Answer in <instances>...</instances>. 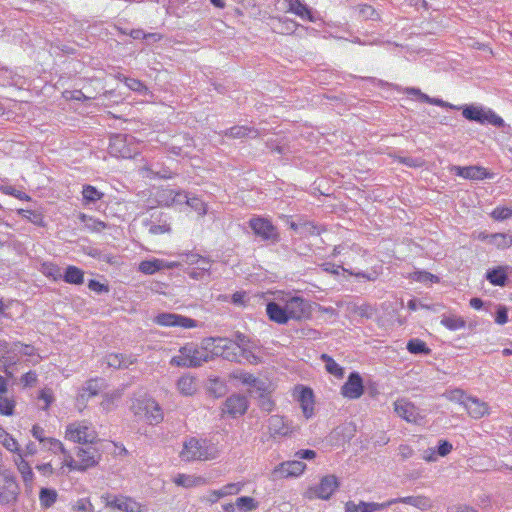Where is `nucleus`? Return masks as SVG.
Segmentation results:
<instances>
[{
    "mask_svg": "<svg viewBox=\"0 0 512 512\" xmlns=\"http://www.w3.org/2000/svg\"><path fill=\"white\" fill-rule=\"evenodd\" d=\"M128 135L116 134L110 138L109 153L115 157L131 158L132 150L127 144Z\"/></svg>",
    "mask_w": 512,
    "mask_h": 512,
    "instance_id": "aec40b11",
    "label": "nucleus"
},
{
    "mask_svg": "<svg viewBox=\"0 0 512 512\" xmlns=\"http://www.w3.org/2000/svg\"><path fill=\"white\" fill-rule=\"evenodd\" d=\"M36 382H37V374L34 371H29V372L25 373L24 375H22V377H21V383L25 387H32L36 384Z\"/></svg>",
    "mask_w": 512,
    "mask_h": 512,
    "instance_id": "0e129e2a",
    "label": "nucleus"
},
{
    "mask_svg": "<svg viewBox=\"0 0 512 512\" xmlns=\"http://www.w3.org/2000/svg\"><path fill=\"white\" fill-rule=\"evenodd\" d=\"M464 407L468 414L475 419L483 417L488 412L487 404L476 397H468Z\"/></svg>",
    "mask_w": 512,
    "mask_h": 512,
    "instance_id": "b1692460",
    "label": "nucleus"
},
{
    "mask_svg": "<svg viewBox=\"0 0 512 512\" xmlns=\"http://www.w3.org/2000/svg\"><path fill=\"white\" fill-rule=\"evenodd\" d=\"M18 490L19 487L14 477L0 474V503L9 504L15 501Z\"/></svg>",
    "mask_w": 512,
    "mask_h": 512,
    "instance_id": "4468645a",
    "label": "nucleus"
},
{
    "mask_svg": "<svg viewBox=\"0 0 512 512\" xmlns=\"http://www.w3.org/2000/svg\"><path fill=\"white\" fill-rule=\"evenodd\" d=\"M445 396L447 399L455 402H459L462 405H465V402L467 401L468 396H466L465 392L462 389H453L450 391H447L445 393Z\"/></svg>",
    "mask_w": 512,
    "mask_h": 512,
    "instance_id": "864d4df0",
    "label": "nucleus"
},
{
    "mask_svg": "<svg viewBox=\"0 0 512 512\" xmlns=\"http://www.w3.org/2000/svg\"><path fill=\"white\" fill-rule=\"evenodd\" d=\"M18 470L22 475V478L25 483L31 482L33 480V471L31 469V466L27 461L24 460L23 455L21 453H18V459L15 460Z\"/></svg>",
    "mask_w": 512,
    "mask_h": 512,
    "instance_id": "58836bf2",
    "label": "nucleus"
},
{
    "mask_svg": "<svg viewBox=\"0 0 512 512\" xmlns=\"http://www.w3.org/2000/svg\"><path fill=\"white\" fill-rule=\"evenodd\" d=\"M88 288L90 290H92V291L97 292L98 294L106 293V292L109 291V288H108L107 285H104V284H102L99 281L94 280V279L89 281Z\"/></svg>",
    "mask_w": 512,
    "mask_h": 512,
    "instance_id": "69168bd1",
    "label": "nucleus"
},
{
    "mask_svg": "<svg viewBox=\"0 0 512 512\" xmlns=\"http://www.w3.org/2000/svg\"><path fill=\"white\" fill-rule=\"evenodd\" d=\"M182 460L190 462L195 460H208L211 457L208 452L206 441L191 437L184 442L183 449L180 453Z\"/></svg>",
    "mask_w": 512,
    "mask_h": 512,
    "instance_id": "423d86ee",
    "label": "nucleus"
},
{
    "mask_svg": "<svg viewBox=\"0 0 512 512\" xmlns=\"http://www.w3.org/2000/svg\"><path fill=\"white\" fill-rule=\"evenodd\" d=\"M490 216L496 221H503L512 217V209L504 206H497Z\"/></svg>",
    "mask_w": 512,
    "mask_h": 512,
    "instance_id": "09e8293b",
    "label": "nucleus"
},
{
    "mask_svg": "<svg viewBox=\"0 0 512 512\" xmlns=\"http://www.w3.org/2000/svg\"><path fill=\"white\" fill-rule=\"evenodd\" d=\"M266 312L269 319L278 324H286L290 319L286 307H282L276 302H269L266 306Z\"/></svg>",
    "mask_w": 512,
    "mask_h": 512,
    "instance_id": "4be33fe9",
    "label": "nucleus"
},
{
    "mask_svg": "<svg viewBox=\"0 0 512 512\" xmlns=\"http://www.w3.org/2000/svg\"><path fill=\"white\" fill-rule=\"evenodd\" d=\"M238 378L243 384L256 388L257 391H266V383L259 380L251 373H241Z\"/></svg>",
    "mask_w": 512,
    "mask_h": 512,
    "instance_id": "4c0bfd02",
    "label": "nucleus"
},
{
    "mask_svg": "<svg viewBox=\"0 0 512 512\" xmlns=\"http://www.w3.org/2000/svg\"><path fill=\"white\" fill-rule=\"evenodd\" d=\"M241 359H245L247 362L254 365L260 363L261 361V358L251 350L250 346L241 350L240 360Z\"/></svg>",
    "mask_w": 512,
    "mask_h": 512,
    "instance_id": "4d7b16f0",
    "label": "nucleus"
},
{
    "mask_svg": "<svg viewBox=\"0 0 512 512\" xmlns=\"http://www.w3.org/2000/svg\"><path fill=\"white\" fill-rule=\"evenodd\" d=\"M16 402L7 394H0V414L4 416H12L14 414Z\"/></svg>",
    "mask_w": 512,
    "mask_h": 512,
    "instance_id": "79ce46f5",
    "label": "nucleus"
},
{
    "mask_svg": "<svg viewBox=\"0 0 512 512\" xmlns=\"http://www.w3.org/2000/svg\"><path fill=\"white\" fill-rule=\"evenodd\" d=\"M148 170L155 176L163 179H170L175 175V173L172 172L169 168L164 167L158 169V164L155 163L150 164Z\"/></svg>",
    "mask_w": 512,
    "mask_h": 512,
    "instance_id": "603ef678",
    "label": "nucleus"
},
{
    "mask_svg": "<svg viewBox=\"0 0 512 512\" xmlns=\"http://www.w3.org/2000/svg\"><path fill=\"white\" fill-rule=\"evenodd\" d=\"M303 414L306 418H310L314 412V394L312 389L302 387L298 396Z\"/></svg>",
    "mask_w": 512,
    "mask_h": 512,
    "instance_id": "5701e85b",
    "label": "nucleus"
},
{
    "mask_svg": "<svg viewBox=\"0 0 512 512\" xmlns=\"http://www.w3.org/2000/svg\"><path fill=\"white\" fill-rule=\"evenodd\" d=\"M452 451V444L447 440H441L437 447L438 455L444 457Z\"/></svg>",
    "mask_w": 512,
    "mask_h": 512,
    "instance_id": "774afa93",
    "label": "nucleus"
},
{
    "mask_svg": "<svg viewBox=\"0 0 512 512\" xmlns=\"http://www.w3.org/2000/svg\"><path fill=\"white\" fill-rule=\"evenodd\" d=\"M224 136L229 138L238 139V138H256L259 136V131L254 127H248L244 125H236L233 126L223 132Z\"/></svg>",
    "mask_w": 512,
    "mask_h": 512,
    "instance_id": "393cba45",
    "label": "nucleus"
},
{
    "mask_svg": "<svg viewBox=\"0 0 512 512\" xmlns=\"http://www.w3.org/2000/svg\"><path fill=\"white\" fill-rule=\"evenodd\" d=\"M306 468V464L299 460L287 461L276 466L272 472L274 479L299 476Z\"/></svg>",
    "mask_w": 512,
    "mask_h": 512,
    "instance_id": "f3484780",
    "label": "nucleus"
},
{
    "mask_svg": "<svg viewBox=\"0 0 512 512\" xmlns=\"http://www.w3.org/2000/svg\"><path fill=\"white\" fill-rule=\"evenodd\" d=\"M406 348L411 354L428 355L431 352V349L426 345V343L418 338L410 339Z\"/></svg>",
    "mask_w": 512,
    "mask_h": 512,
    "instance_id": "c9c22d12",
    "label": "nucleus"
},
{
    "mask_svg": "<svg viewBox=\"0 0 512 512\" xmlns=\"http://www.w3.org/2000/svg\"><path fill=\"white\" fill-rule=\"evenodd\" d=\"M41 272L48 278H51L54 281L62 279L61 268L51 262H45L41 265Z\"/></svg>",
    "mask_w": 512,
    "mask_h": 512,
    "instance_id": "a19ab883",
    "label": "nucleus"
},
{
    "mask_svg": "<svg viewBox=\"0 0 512 512\" xmlns=\"http://www.w3.org/2000/svg\"><path fill=\"white\" fill-rule=\"evenodd\" d=\"M82 195H83V199L87 203H95L96 201L100 200L104 194L102 192L98 191L92 185H85L83 187Z\"/></svg>",
    "mask_w": 512,
    "mask_h": 512,
    "instance_id": "49530a36",
    "label": "nucleus"
},
{
    "mask_svg": "<svg viewBox=\"0 0 512 512\" xmlns=\"http://www.w3.org/2000/svg\"><path fill=\"white\" fill-rule=\"evenodd\" d=\"M390 506H392V502L376 503L360 501L357 512H376L386 509Z\"/></svg>",
    "mask_w": 512,
    "mask_h": 512,
    "instance_id": "37998d69",
    "label": "nucleus"
},
{
    "mask_svg": "<svg viewBox=\"0 0 512 512\" xmlns=\"http://www.w3.org/2000/svg\"><path fill=\"white\" fill-rule=\"evenodd\" d=\"M18 213L36 225H42L43 217L40 213L32 210L20 209Z\"/></svg>",
    "mask_w": 512,
    "mask_h": 512,
    "instance_id": "5fc2aeb1",
    "label": "nucleus"
},
{
    "mask_svg": "<svg viewBox=\"0 0 512 512\" xmlns=\"http://www.w3.org/2000/svg\"><path fill=\"white\" fill-rule=\"evenodd\" d=\"M204 344L211 345L213 347V350L211 351L212 356H220L231 362H240L241 349L239 346L234 344L231 339L210 337L204 339Z\"/></svg>",
    "mask_w": 512,
    "mask_h": 512,
    "instance_id": "7ed1b4c3",
    "label": "nucleus"
},
{
    "mask_svg": "<svg viewBox=\"0 0 512 512\" xmlns=\"http://www.w3.org/2000/svg\"><path fill=\"white\" fill-rule=\"evenodd\" d=\"M364 392L363 380L359 373L352 372L347 381L341 387V393L349 399H358Z\"/></svg>",
    "mask_w": 512,
    "mask_h": 512,
    "instance_id": "dca6fc26",
    "label": "nucleus"
},
{
    "mask_svg": "<svg viewBox=\"0 0 512 512\" xmlns=\"http://www.w3.org/2000/svg\"><path fill=\"white\" fill-rule=\"evenodd\" d=\"M186 273L190 278L195 279V280H202V281L207 280L210 276V273H208L196 266H192V267L188 268Z\"/></svg>",
    "mask_w": 512,
    "mask_h": 512,
    "instance_id": "6e6d98bb",
    "label": "nucleus"
},
{
    "mask_svg": "<svg viewBox=\"0 0 512 512\" xmlns=\"http://www.w3.org/2000/svg\"><path fill=\"white\" fill-rule=\"evenodd\" d=\"M101 498L106 507L118 509L122 512H140V505L130 497L106 494Z\"/></svg>",
    "mask_w": 512,
    "mask_h": 512,
    "instance_id": "9b49d317",
    "label": "nucleus"
},
{
    "mask_svg": "<svg viewBox=\"0 0 512 512\" xmlns=\"http://www.w3.org/2000/svg\"><path fill=\"white\" fill-rule=\"evenodd\" d=\"M288 9L287 12L292 13L298 16L300 19L304 21H309L312 23L320 20L319 13L313 8L309 7L306 3L301 0H287Z\"/></svg>",
    "mask_w": 512,
    "mask_h": 512,
    "instance_id": "ddd939ff",
    "label": "nucleus"
},
{
    "mask_svg": "<svg viewBox=\"0 0 512 512\" xmlns=\"http://www.w3.org/2000/svg\"><path fill=\"white\" fill-rule=\"evenodd\" d=\"M177 388L183 395H192L196 391L195 379L190 376H182L177 381Z\"/></svg>",
    "mask_w": 512,
    "mask_h": 512,
    "instance_id": "f704fd0d",
    "label": "nucleus"
},
{
    "mask_svg": "<svg viewBox=\"0 0 512 512\" xmlns=\"http://www.w3.org/2000/svg\"><path fill=\"white\" fill-rule=\"evenodd\" d=\"M320 359L325 363V368L328 373L334 375L337 378L343 377L344 369L338 363H336L331 356L328 354H322Z\"/></svg>",
    "mask_w": 512,
    "mask_h": 512,
    "instance_id": "72a5a7b5",
    "label": "nucleus"
},
{
    "mask_svg": "<svg viewBox=\"0 0 512 512\" xmlns=\"http://www.w3.org/2000/svg\"><path fill=\"white\" fill-rule=\"evenodd\" d=\"M352 10L354 15L357 16L359 19L372 21L380 20V14L370 4H358L354 6Z\"/></svg>",
    "mask_w": 512,
    "mask_h": 512,
    "instance_id": "cd10ccee",
    "label": "nucleus"
},
{
    "mask_svg": "<svg viewBox=\"0 0 512 512\" xmlns=\"http://www.w3.org/2000/svg\"><path fill=\"white\" fill-rule=\"evenodd\" d=\"M241 483H229L225 486H223L220 490L223 493V497L228 495H235L238 494L242 489Z\"/></svg>",
    "mask_w": 512,
    "mask_h": 512,
    "instance_id": "052dcab7",
    "label": "nucleus"
},
{
    "mask_svg": "<svg viewBox=\"0 0 512 512\" xmlns=\"http://www.w3.org/2000/svg\"><path fill=\"white\" fill-rule=\"evenodd\" d=\"M154 322L160 326L182 327L185 329L195 328L198 326L197 320L176 313L168 312L159 313L154 318Z\"/></svg>",
    "mask_w": 512,
    "mask_h": 512,
    "instance_id": "9d476101",
    "label": "nucleus"
},
{
    "mask_svg": "<svg viewBox=\"0 0 512 512\" xmlns=\"http://www.w3.org/2000/svg\"><path fill=\"white\" fill-rule=\"evenodd\" d=\"M248 409V400L246 396L241 394H233L229 396L223 405L222 413L232 418L245 414Z\"/></svg>",
    "mask_w": 512,
    "mask_h": 512,
    "instance_id": "f8f14e48",
    "label": "nucleus"
},
{
    "mask_svg": "<svg viewBox=\"0 0 512 512\" xmlns=\"http://www.w3.org/2000/svg\"><path fill=\"white\" fill-rule=\"evenodd\" d=\"M285 307L289 318L295 320H299L307 316L310 313L311 308L309 301L298 296L290 297L286 301Z\"/></svg>",
    "mask_w": 512,
    "mask_h": 512,
    "instance_id": "2eb2a0df",
    "label": "nucleus"
},
{
    "mask_svg": "<svg viewBox=\"0 0 512 512\" xmlns=\"http://www.w3.org/2000/svg\"><path fill=\"white\" fill-rule=\"evenodd\" d=\"M39 499L42 506L51 507L57 499V492L53 489L42 488L39 493Z\"/></svg>",
    "mask_w": 512,
    "mask_h": 512,
    "instance_id": "a18cd8bd",
    "label": "nucleus"
},
{
    "mask_svg": "<svg viewBox=\"0 0 512 512\" xmlns=\"http://www.w3.org/2000/svg\"><path fill=\"white\" fill-rule=\"evenodd\" d=\"M508 321V310L505 306L499 305L496 311L495 322L503 325Z\"/></svg>",
    "mask_w": 512,
    "mask_h": 512,
    "instance_id": "e2e57ef3",
    "label": "nucleus"
},
{
    "mask_svg": "<svg viewBox=\"0 0 512 512\" xmlns=\"http://www.w3.org/2000/svg\"><path fill=\"white\" fill-rule=\"evenodd\" d=\"M130 409L136 417L144 419L150 425L158 424L163 420L162 409L152 398L135 399Z\"/></svg>",
    "mask_w": 512,
    "mask_h": 512,
    "instance_id": "f03ea898",
    "label": "nucleus"
},
{
    "mask_svg": "<svg viewBox=\"0 0 512 512\" xmlns=\"http://www.w3.org/2000/svg\"><path fill=\"white\" fill-rule=\"evenodd\" d=\"M268 429L271 435H287L290 431L286 425L284 417L280 415H272L268 420Z\"/></svg>",
    "mask_w": 512,
    "mask_h": 512,
    "instance_id": "c85d7f7f",
    "label": "nucleus"
},
{
    "mask_svg": "<svg viewBox=\"0 0 512 512\" xmlns=\"http://www.w3.org/2000/svg\"><path fill=\"white\" fill-rule=\"evenodd\" d=\"M279 27L275 30L279 33H293L298 24L288 18H278Z\"/></svg>",
    "mask_w": 512,
    "mask_h": 512,
    "instance_id": "8fccbe9b",
    "label": "nucleus"
},
{
    "mask_svg": "<svg viewBox=\"0 0 512 512\" xmlns=\"http://www.w3.org/2000/svg\"><path fill=\"white\" fill-rule=\"evenodd\" d=\"M237 508L242 512H248L257 507L255 500L249 496H242L236 500Z\"/></svg>",
    "mask_w": 512,
    "mask_h": 512,
    "instance_id": "de8ad7c7",
    "label": "nucleus"
},
{
    "mask_svg": "<svg viewBox=\"0 0 512 512\" xmlns=\"http://www.w3.org/2000/svg\"><path fill=\"white\" fill-rule=\"evenodd\" d=\"M163 269L164 260L162 259L154 258L151 260H144L139 264V271L147 275H152Z\"/></svg>",
    "mask_w": 512,
    "mask_h": 512,
    "instance_id": "2f4dec72",
    "label": "nucleus"
},
{
    "mask_svg": "<svg viewBox=\"0 0 512 512\" xmlns=\"http://www.w3.org/2000/svg\"><path fill=\"white\" fill-rule=\"evenodd\" d=\"M490 244L498 249H506L512 245V236L505 233H493L490 236Z\"/></svg>",
    "mask_w": 512,
    "mask_h": 512,
    "instance_id": "ea45409f",
    "label": "nucleus"
},
{
    "mask_svg": "<svg viewBox=\"0 0 512 512\" xmlns=\"http://www.w3.org/2000/svg\"><path fill=\"white\" fill-rule=\"evenodd\" d=\"M231 340L234 342V344L239 346L241 350L248 347L250 344V339L241 332H236L234 334V339Z\"/></svg>",
    "mask_w": 512,
    "mask_h": 512,
    "instance_id": "680f3d73",
    "label": "nucleus"
},
{
    "mask_svg": "<svg viewBox=\"0 0 512 512\" xmlns=\"http://www.w3.org/2000/svg\"><path fill=\"white\" fill-rule=\"evenodd\" d=\"M62 279L66 283L80 285L84 282V272L76 266L69 265L62 274Z\"/></svg>",
    "mask_w": 512,
    "mask_h": 512,
    "instance_id": "7c9ffc66",
    "label": "nucleus"
},
{
    "mask_svg": "<svg viewBox=\"0 0 512 512\" xmlns=\"http://www.w3.org/2000/svg\"><path fill=\"white\" fill-rule=\"evenodd\" d=\"M441 324L445 326L447 329L455 331L465 328L466 321L462 317L451 315L443 316L441 319Z\"/></svg>",
    "mask_w": 512,
    "mask_h": 512,
    "instance_id": "e433bc0d",
    "label": "nucleus"
},
{
    "mask_svg": "<svg viewBox=\"0 0 512 512\" xmlns=\"http://www.w3.org/2000/svg\"><path fill=\"white\" fill-rule=\"evenodd\" d=\"M339 485L340 483L335 475H326L317 486L310 488L306 494L309 499L317 497L328 500L338 489Z\"/></svg>",
    "mask_w": 512,
    "mask_h": 512,
    "instance_id": "6e6552de",
    "label": "nucleus"
},
{
    "mask_svg": "<svg viewBox=\"0 0 512 512\" xmlns=\"http://www.w3.org/2000/svg\"><path fill=\"white\" fill-rule=\"evenodd\" d=\"M143 224L147 228L148 234L152 236L169 233L171 231L170 224L167 223V221L157 224L152 220H145Z\"/></svg>",
    "mask_w": 512,
    "mask_h": 512,
    "instance_id": "473e14b6",
    "label": "nucleus"
},
{
    "mask_svg": "<svg viewBox=\"0 0 512 512\" xmlns=\"http://www.w3.org/2000/svg\"><path fill=\"white\" fill-rule=\"evenodd\" d=\"M0 443L11 452H19L18 442L3 428H0Z\"/></svg>",
    "mask_w": 512,
    "mask_h": 512,
    "instance_id": "c03bdc74",
    "label": "nucleus"
},
{
    "mask_svg": "<svg viewBox=\"0 0 512 512\" xmlns=\"http://www.w3.org/2000/svg\"><path fill=\"white\" fill-rule=\"evenodd\" d=\"M47 444H48V448L50 450H52L54 453H56L57 451H60L61 453L66 454L65 448L59 440L54 439V438H48L46 445Z\"/></svg>",
    "mask_w": 512,
    "mask_h": 512,
    "instance_id": "338daca9",
    "label": "nucleus"
},
{
    "mask_svg": "<svg viewBox=\"0 0 512 512\" xmlns=\"http://www.w3.org/2000/svg\"><path fill=\"white\" fill-rule=\"evenodd\" d=\"M260 402L259 406L262 410L270 412L274 407V402L271 398L265 393L266 391H259Z\"/></svg>",
    "mask_w": 512,
    "mask_h": 512,
    "instance_id": "13d9d810",
    "label": "nucleus"
},
{
    "mask_svg": "<svg viewBox=\"0 0 512 512\" xmlns=\"http://www.w3.org/2000/svg\"><path fill=\"white\" fill-rule=\"evenodd\" d=\"M210 346L204 344V340L201 346L187 343L179 349V355L172 357L170 364L177 367H199L213 359L211 351L208 350Z\"/></svg>",
    "mask_w": 512,
    "mask_h": 512,
    "instance_id": "f257e3e1",
    "label": "nucleus"
},
{
    "mask_svg": "<svg viewBox=\"0 0 512 512\" xmlns=\"http://www.w3.org/2000/svg\"><path fill=\"white\" fill-rule=\"evenodd\" d=\"M76 454L80 461V468L83 471L96 466L101 459V453L93 444L78 448Z\"/></svg>",
    "mask_w": 512,
    "mask_h": 512,
    "instance_id": "6ab92c4d",
    "label": "nucleus"
},
{
    "mask_svg": "<svg viewBox=\"0 0 512 512\" xmlns=\"http://www.w3.org/2000/svg\"><path fill=\"white\" fill-rule=\"evenodd\" d=\"M507 266H498L489 269L486 273V279L495 286H505L508 280Z\"/></svg>",
    "mask_w": 512,
    "mask_h": 512,
    "instance_id": "a878e982",
    "label": "nucleus"
},
{
    "mask_svg": "<svg viewBox=\"0 0 512 512\" xmlns=\"http://www.w3.org/2000/svg\"><path fill=\"white\" fill-rule=\"evenodd\" d=\"M394 411L396 414L407 422L417 423L422 417L418 408L405 399H398L394 403Z\"/></svg>",
    "mask_w": 512,
    "mask_h": 512,
    "instance_id": "a211bd4d",
    "label": "nucleus"
},
{
    "mask_svg": "<svg viewBox=\"0 0 512 512\" xmlns=\"http://www.w3.org/2000/svg\"><path fill=\"white\" fill-rule=\"evenodd\" d=\"M76 512H92L93 505L90 503L89 499L82 498L79 499L76 504L73 506Z\"/></svg>",
    "mask_w": 512,
    "mask_h": 512,
    "instance_id": "bf43d9fd",
    "label": "nucleus"
},
{
    "mask_svg": "<svg viewBox=\"0 0 512 512\" xmlns=\"http://www.w3.org/2000/svg\"><path fill=\"white\" fill-rule=\"evenodd\" d=\"M451 171H453L457 176L471 180H482L491 176L487 169L480 166H453Z\"/></svg>",
    "mask_w": 512,
    "mask_h": 512,
    "instance_id": "412c9836",
    "label": "nucleus"
},
{
    "mask_svg": "<svg viewBox=\"0 0 512 512\" xmlns=\"http://www.w3.org/2000/svg\"><path fill=\"white\" fill-rule=\"evenodd\" d=\"M66 438L81 444H94L98 440L97 432L86 422H74L67 426Z\"/></svg>",
    "mask_w": 512,
    "mask_h": 512,
    "instance_id": "39448f33",
    "label": "nucleus"
},
{
    "mask_svg": "<svg viewBox=\"0 0 512 512\" xmlns=\"http://www.w3.org/2000/svg\"><path fill=\"white\" fill-rule=\"evenodd\" d=\"M135 361L136 359L132 356L117 353H111L106 357L107 365L115 369H126Z\"/></svg>",
    "mask_w": 512,
    "mask_h": 512,
    "instance_id": "bb28decb",
    "label": "nucleus"
},
{
    "mask_svg": "<svg viewBox=\"0 0 512 512\" xmlns=\"http://www.w3.org/2000/svg\"><path fill=\"white\" fill-rule=\"evenodd\" d=\"M175 484L185 488L201 486L207 484V480L202 476H192L186 474H178L174 479Z\"/></svg>",
    "mask_w": 512,
    "mask_h": 512,
    "instance_id": "c756f323",
    "label": "nucleus"
},
{
    "mask_svg": "<svg viewBox=\"0 0 512 512\" xmlns=\"http://www.w3.org/2000/svg\"><path fill=\"white\" fill-rule=\"evenodd\" d=\"M462 115L467 120L480 124H491L495 127H503L505 125L504 120L495 112L480 106L466 105L463 108Z\"/></svg>",
    "mask_w": 512,
    "mask_h": 512,
    "instance_id": "20e7f679",
    "label": "nucleus"
},
{
    "mask_svg": "<svg viewBox=\"0 0 512 512\" xmlns=\"http://www.w3.org/2000/svg\"><path fill=\"white\" fill-rule=\"evenodd\" d=\"M249 226L263 241L276 243L279 241L277 228L268 220L261 217H253L249 220Z\"/></svg>",
    "mask_w": 512,
    "mask_h": 512,
    "instance_id": "0eeeda50",
    "label": "nucleus"
},
{
    "mask_svg": "<svg viewBox=\"0 0 512 512\" xmlns=\"http://www.w3.org/2000/svg\"><path fill=\"white\" fill-rule=\"evenodd\" d=\"M105 388V380L103 378H92L87 380L79 390L76 398V405L79 410L86 407L87 401L98 395Z\"/></svg>",
    "mask_w": 512,
    "mask_h": 512,
    "instance_id": "1a4fd4ad",
    "label": "nucleus"
},
{
    "mask_svg": "<svg viewBox=\"0 0 512 512\" xmlns=\"http://www.w3.org/2000/svg\"><path fill=\"white\" fill-rule=\"evenodd\" d=\"M185 197L187 205H189L193 210H195L200 215L206 214V204L200 198L196 196Z\"/></svg>",
    "mask_w": 512,
    "mask_h": 512,
    "instance_id": "3c124183",
    "label": "nucleus"
}]
</instances>
